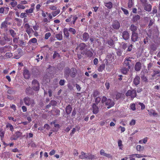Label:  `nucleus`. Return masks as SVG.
<instances>
[{"instance_id":"7c9ffc66","label":"nucleus","mask_w":160,"mask_h":160,"mask_svg":"<svg viewBox=\"0 0 160 160\" xmlns=\"http://www.w3.org/2000/svg\"><path fill=\"white\" fill-rule=\"evenodd\" d=\"M92 52L90 50H87V51L85 52V53L84 55H86L88 57L90 58L92 57L93 55Z\"/></svg>"},{"instance_id":"ddd939ff","label":"nucleus","mask_w":160,"mask_h":160,"mask_svg":"<svg viewBox=\"0 0 160 160\" xmlns=\"http://www.w3.org/2000/svg\"><path fill=\"white\" fill-rule=\"evenodd\" d=\"M23 75L24 78L26 79H28L30 77V74L28 70L25 69L23 71Z\"/></svg>"},{"instance_id":"412c9836","label":"nucleus","mask_w":160,"mask_h":160,"mask_svg":"<svg viewBox=\"0 0 160 160\" xmlns=\"http://www.w3.org/2000/svg\"><path fill=\"white\" fill-rule=\"evenodd\" d=\"M100 154L101 155L104 156L108 158H112V156L110 154L105 153L104 150L103 149L100 150Z\"/></svg>"},{"instance_id":"603ef678","label":"nucleus","mask_w":160,"mask_h":160,"mask_svg":"<svg viewBox=\"0 0 160 160\" xmlns=\"http://www.w3.org/2000/svg\"><path fill=\"white\" fill-rule=\"evenodd\" d=\"M107 100L108 99L106 97L103 96L101 100L102 103H105H105L106 102Z\"/></svg>"},{"instance_id":"2f4dec72","label":"nucleus","mask_w":160,"mask_h":160,"mask_svg":"<svg viewBox=\"0 0 160 160\" xmlns=\"http://www.w3.org/2000/svg\"><path fill=\"white\" fill-rule=\"evenodd\" d=\"M140 19V16L138 15H135L133 16L132 21L134 22H136Z\"/></svg>"},{"instance_id":"c85d7f7f","label":"nucleus","mask_w":160,"mask_h":160,"mask_svg":"<svg viewBox=\"0 0 160 160\" xmlns=\"http://www.w3.org/2000/svg\"><path fill=\"white\" fill-rule=\"evenodd\" d=\"M130 28V30L132 32H135L137 30V27L134 24H131Z\"/></svg>"},{"instance_id":"f3484780","label":"nucleus","mask_w":160,"mask_h":160,"mask_svg":"<svg viewBox=\"0 0 160 160\" xmlns=\"http://www.w3.org/2000/svg\"><path fill=\"white\" fill-rule=\"evenodd\" d=\"M133 83L135 86L138 85L140 82V78L138 75H136L133 79Z\"/></svg>"},{"instance_id":"f8f14e48","label":"nucleus","mask_w":160,"mask_h":160,"mask_svg":"<svg viewBox=\"0 0 160 160\" xmlns=\"http://www.w3.org/2000/svg\"><path fill=\"white\" fill-rule=\"evenodd\" d=\"M105 104L106 106H108L107 108H109L114 105V103L112 100L110 99H108L106 102L105 103Z\"/></svg>"},{"instance_id":"cd10ccee","label":"nucleus","mask_w":160,"mask_h":160,"mask_svg":"<svg viewBox=\"0 0 160 160\" xmlns=\"http://www.w3.org/2000/svg\"><path fill=\"white\" fill-rule=\"evenodd\" d=\"M81 155H79V157L81 159H87V158L88 155L86 154L84 152L82 151L81 152Z\"/></svg>"},{"instance_id":"e433bc0d","label":"nucleus","mask_w":160,"mask_h":160,"mask_svg":"<svg viewBox=\"0 0 160 160\" xmlns=\"http://www.w3.org/2000/svg\"><path fill=\"white\" fill-rule=\"evenodd\" d=\"M105 65L104 64H102L98 67V71L99 72H102L105 68Z\"/></svg>"},{"instance_id":"b1692460","label":"nucleus","mask_w":160,"mask_h":160,"mask_svg":"<svg viewBox=\"0 0 160 160\" xmlns=\"http://www.w3.org/2000/svg\"><path fill=\"white\" fill-rule=\"evenodd\" d=\"M144 9L148 12H150L152 9V6L150 4L145 3L144 7Z\"/></svg>"},{"instance_id":"6e6d98bb","label":"nucleus","mask_w":160,"mask_h":160,"mask_svg":"<svg viewBox=\"0 0 160 160\" xmlns=\"http://www.w3.org/2000/svg\"><path fill=\"white\" fill-rule=\"evenodd\" d=\"M33 11V8H31L29 9H27L25 11L27 13H32Z\"/></svg>"},{"instance_id":"a211bd4d","label":"nucleus","mask_w":160,"mask_h":160,"mask_svg":"<svg viewBox=\"0 0 160 160\" xmlns=\"http://www.w3.org/2000/svg\"><path fill=\"white\" fill-rule=\"evenodd\" d=\"M92 112L94 114H97L99 111V108L95 103H93L92 105Z\"/></svg>"},{"instance_id":"473e14b6","label":"nucleus","mask_w":160,"mask_h":160,"mask_svg":"<svg viewBox=\"0 0 160 160\" xmlns=\"http://www.w3.org/2000/svg\"><path fill=\"white\" fill-rule=\"evenodd\" d=\"M8 47V46L6 45L4 47H0V53H5L7 52L8 50H7L6 49Z\"/></svg>"},{"instance_id":"0eeeda50","label":"nucleus","mask_w":160,"mask_h":160,"mask_svg":"<svg viewBox=\"0 0 160 160\" xmlns=\"http://www.w3.org/2000/svg\"><path fill=\"white\" fill-rule=\"evenodd\" d=\"M138 38V33L136 32H132L131 37V42L132 43L137 41Z\"/></svg>"},{"instance_id":"37998d69","label":"nucleus","mask_w":160,"mask_h":160,"mask_svg":"<svg viewBox=\"0 0 160 160\" xmlns=\"http://www.w3.org/2000/svg\"><path fill=\"white\" fill-rule=\"evenodd\" d=\"M9 32L13 38H14L16 34L14 30L10 29L9 30Z\"/></svg>"},{"instance_id":"9b49d317","label":"nucleus","mask_w":160,"mask_h":160,"mask_svg":"<svg viewBox=\"0 0 160 160\" xmlns=\"http://www.w3.org/2000/svg\"><path fill=\"white\" fill-rule=\"evenodd\" d=\"M131 62V60L130 59L129 57H126L124 60V63L126 66L128 67L129 69L131 68L130 63Z\"/></svg>"},{"instance_id":"680f3d73","label":"nucleus","mask_w":160,"mask_h":160,"mask_svg":"<svg viewBox=\"0 0 160 160\" xmlns=\"http://www.w3.org/2000/svg\"><path fill=\"white\" fill-rule=\"evenodd\" d=\"M17 4V2L16 1L12 2L10 3V5L12 7H14Z\"/></svg>"},{"instance_id":"20e7f679","label":"nucleus","mask_w":160,"mask_h":160,"mask_svg":"<svg viewBox=\"0 0 160 160\" xmlns=\"http://www.w3.org/2000/svg\"><path fill=\"white\" fill-rule=\"evenodd\" d=\"M23 100L24 103L27 106H29L31 104L32 105L34 104V101L33 99H31L28 97H25L24 98Z\"/></svg>"},{"instance_id":"bf43d9fd","label":"nucleus","mask_w":160,"mask_h":160,"mask_svg":"<svg viewBox=\"0 0 160 160\" xmlns=\"http://www.w3.org/2000/svg\"><path fill=\"white\" fill-rule=\"evenodd\" d=\"M6 43L4 40V39L3 38H2V39H0V44L1 45H5Z\"/></svg>"},{"instance_id":"e2e57ef3","label":"nucleus","mask_w":160,"mask_h":160,"mask_svg":"<svg viewBox=\"0 0 160 160\" xmlns=\"http://www.w3.org/2000/svg\"><path fill=\"white\" fill-rule=\"evenodd\" d=\"M139 105L141 106V109L143 110L145 108V106L144 104L141 102H139L138 103Z\"/></svg>"},{"instance_id":"1a4fd4ad","label":"nucleus","mask_w":160,"mask_h":160,"mask_svg":"<svg viewBox=\"0 0 160 160\" xmlns=\"http://www.w3.org/2000/svg\"><path fill=\"white\" fill-rule=\"evenodd\" d=\"M112 26L113 28L115 30L118 29L120 27V22L116 20L113 22Z\"/></svg>"},{"instance_id":"423d86ee","label":"nucleus","mask_w":160,"mask_h":160,"mask_svg":"<svg viewBox=\"0 0 160 160\" xmlns=\"http://www.w3.org/2000/svg\"><path fill=\"white\" fill-rule=\"evenodd\" d=\"M32 88L33 90L38 91L39 89V84L38 81L33 80L32 82Z\"/></svg>"},{"instance_id":"58836bf2","label":"nucleus","mask_w":160,"mask_h":160,"mask_svg":"<svg viewBox=\"0 0 160 160\" xmlns=\"http://www.w3.org/2000/svg\"><path fill=\"white\" fill-rule=\"evenodd\" d=\"M3 38L6 43L7 42H10L12 40V39L8 37L7 36H4Z\"/></svg>"},{"instance_id":"4d7b16f0","label":"nucleus","mask_w":160,"mask_h":160,"mask_svg":"<svg viewBox=\"0 0 160 160\" xmlns=\"http://www.w3.org/2000/svg\"><path fill=\"white\" fill-rule=\"evenodd\" d=\"M101 101V98H100L98 97L96 98L95 101V102L96 103V104L98 105V103L100 102Z\"/></svg>"},{"instance_id":"052dcab7","label":"nucleus","mask_w":160,"mask_h":160,"mask_svg":"<svg viewBox=\"0 0 160 160\" xmlns=\"http://www.w3.org/2000/svg\"><path fill=\"white\" fill-rule=\"evenodd\" d=\"M131 109L133 111L136 110L135 104L134 103L130 105Z\"/></svg>"},{"instance_id":"de8ad7c7","label":"nucleus","mask_w":160,"mask_h":160,"mask_svg":"<svg viewBox=\"0 0 160 160\" xmlns=\"http://www.w3.org/2000/svg\"><path fill=\"white\" fill-rule=\"evenodd\" d=\"M132 156L135 157L137 158H140L142 157H143V155L141 154H132Z\"/></svg>"},{"instance_id":"6ab92c4d","label":"nucleus","mask_w":160,"mask_h":160,"mask_svg":"<svg viewBox=\"0 0 160 160\" xmlns=\"http://www.w3.org/2000/svg\"><path fill=\"white\" fill-rule=\"evenodd\" d=\"M141 78L142 81L145 82H148V79L145 76V73L144 72L142 71L141 72Z\"/></svg>"},{"instance_id":"bb28decb","label":"nucleus","mask_w":160,"mask_h":160,"mask_svg":"<svg viewBox=\"0 0 160 160\" xmlns=\"http://www.w3.org/2000/svg\"><path fill=\"white\" fill-rule=\"evenodd\" d=\"M104 5L108 9H110L112 7L113 4L111 2H105Z\"/></svg>"},{"instance_id":"864d4df0","label":"nucleus","mask_w":160,"mask_h":160,"mask_svg":"<svg viewBox=\"0 0 160 160\" xmlns=\"http://www.w3.org/2000/svg\"><path fill=\"white\" fill-rule=\"evenodd\" d=\"M51 36V33L50 32H47L45 34L44 38L46 39H48Z\"/></svg>"},{"instance_id":"72a5a7b5","label":"nucleus","mask_w":160,"mask_h":160,"mask_svg":"<svg viewBox=\"0 0 160 160\" xmlns=\"http://www.w3.org/2000/svg\"><path fill=\"white\" fill-rule=\"evenodd\" d=\"M60 10L59 9H56V10L52 12V14L53 17H55L58 15L60 12Z\"/></svg>"},{"instance_id":"c756f323","label":"nucleus","mask_w":160,"mask_h":160,"mask_svg":"<svg viewBox=\"0 0 160 160\" xmlns=\"http://www.w3.org/2000/svg\"><path fill=\"white\" fill-rule=\"evenodd\" d=\"M129 69L128 68L123 67L121 69V72L123 74L126 75L129 71Z\"/></svg>"},{"instance_id":"2eb2a0df","label":"nucleus","mask_w":160,"mask_h":160,"mask_svg":"<svg viewBox=\"0 0 160 160\" xmlns=\"http://www.w3.org/2000/svg\"><path fill=\"white\" fill-rule=\"evenodd\" d=\"M10 23H8V21L5 20L1 24L0 28L1 29L4 28L6 30H7L8 25H10Z\"/></svg>"},{"instance_id":"69168bd1","label":"nucleus","mask_w":160,"mask_h":160,"mask_svg":"<svg viewBox=\"0 0 160 160\" xmlns=\"http://www.w3.org/2000/svg\"><path fill=\"white\" fill-rule=\"evenodd\" d=\"M6 126L7 128H9L10 129V130H12L13 129V126L10 123H8L6 125Z\"/></svg>"},{"instance_id":"dca6fc26","label":"nucleus","mask_w":160,"mask_h":160,"mask_svg":"<svg viewBox=\"0 0 160 160\" xmlns=\"http://www.w3.org/2000/svg\"><path fill=\"white\" fill-rule=\"evenodd\" d=\"M122 37L125 40H128L129 38V33L128 31H125L122 32Z\"/></svg>"},{"instance_id":"a878e982","label":"nucleus","mask_w":160,"mask_h":160,"mask_svg":"<svg viewBox=\"0 0 160 160\" xmlns=\"http://www.w3.org/2000/svg\"><path fill=\"white\" fill-rule=\"evenodd\" d=\"M148 111L150 116H153L154 117L157 116L158 115V113L156 112L155 111L152 109L148 110Z\"/></svg>"},{"instance_id":"aec40b11","label":"nucleus","mask_w":160,"mask_h":160,"mask_svg":"<svg viewBox=\"0 0 160 160\" xmlns=\"http://www.w3.org/2000/svg\"><path fill=\"white\" fill-rule=\"evenodd\" d=\"M76 73L77 71L76 68H72L71 69L70 75L72 78H74L76 75Z\"/></svg>"},{"instance_id":"5fc2aeb1","label":"nucleus","mask_w":160,"mask_h":160,"mask_svg":"<svg viewBox=\"0 0 160 160\" xmlns=\"http://www.w3.org/2000/svg\"><path fill=\"white\" fill-rule=\"evenodd\" d=\"M99 92L97 90L94 91L92 94L93 96L94 97H96L99 94Z\"/></svg>"},{"instance_id":"39448f33","label":"nucleus","mask_w":160,"mask_h":160,"mask_svg":"<svg viewBox=\"0 0 160 160\" xmlns=\"http://www.w3.org/2000/svg\"><path fill=\"white\" fill-rule=\"evenodd\" d=\"M28 44L32 46V49L33 50V48H35L38 45L37 39L35 38L30 39L28 42Z\"/></svg>"},{"instance_id":"09e8293b","label":"nucleus","mask_w":160,"mask_h":160,"mask_svg":"<svg viewBox=\"0 0 160 160\" xmlns=\"http://www.w3.org/2000/svg\"><path fill=\"white\" fill-rule=\"evenodd\" d=\"M51 105L53 106H55L57 104V102L54 100H52L50 101V103Z\"/></svg>"},{"instance_id":"49530a36","label":"nucleus","mask_w":160,"mask_h":160,"mask_svg":"<svg viewBox=\"0 0 160 160\" xmlns=\"http://www.w3.org/2000/svg\"><path fill=\"white\" fill-rule=\"evenodd\" d=\"M5 56L7 58H10L12 56V54L10 52H7L5 54Z\"/></svg>"},{"instance_id":"f704fd0d","label":"nucleus","mask_w":160,"mask_h":160,"mask_svg":"<svg viewBox=\"0 0 160 160\" xmlns=\"http://www.w3.org/2000/svg\"><path fill=\"white\" fill-rule=\"evenodd\" d=\"M56 37L57 39L61 40L62 39V35L61 32H59V33L57 34L56 35Z\"/></svg>"},{"instance_id":"393cba45","label":"nucleus","mask_w":160,"mask_h":160,"mask_svg":"<svg viewBox=\"0 0 160 160\" xmlns=\"http://www.w3.org/2000/svg\"><path fill=\"white\" fill-rule=\"evenodd\" d=\"M82 38L84 42L87 41L89 38V35L87 32H84L83 34Z\"/></svg>"},{"instance_id":"6e6552de","label":"nucleus","mask_w":160,"mask_h":160,"mask_svg":"<svg viewBox=\"0 0 160 160\" xmlns=\"http://www.w3.org/2000/svg\"><path fill=\"white\" fill-rule=\"evenodd\" d=\"M24 28L26 30V32L28 34L30 35L32 32H33V31L31 28L30 27V26L28 23H26L24 25Z\"/></svg>"},{"instance_id":"9d476101","label":"nucleus","mask_w":160,"mask_h":160,"mask_svg":"<svg viewBox=\"0 0 160 160\" xmlns=\"http://www.w3.org/2000/svg\"><path fill=\"white\" fill-rule=\"evenodd\" d=\"M71 69L68 67H66L64 69V76L66 78H68L70 73Z\"/></svg>"},{"instance_id":"338daca9","label":"nucleus","mask_w":160,"mask_h":160,"mask_svg":"<svg viewBox=\"0 0 160 160\" xmlns=\"http://www.w3.org/2000/svg\"><path fill=\"white\" fill-rule=\"evenodd\" d=\"M73 154L74 156H78V152L77 150L74 149L73 151Z\"/></svg>"},{"instance_id":"7ed1b4c3","label":"nucleus","mask_w":160,"mask_h":160,"mask_svg":"<svg viewBox=\"0 0 160 160\" xmlns=\"http://www.w3.org/2000/svg\"><path fill=\"white\" fill-rule=\"evenodd\" d=\"M126 95L127 97L130 96L131 99L133 100V98L136 96V91L135 89H133L132 90H128L126 93Z\"/></svg>"},{"instance_id":"4c0bfd02","label":"nucleus","mask_w":160,"mask_h":160,"mask_svg":"<svg viewBox=\"0 0 160 160\" xmlns=\"http://www.w3.org/2000/svg\"><path fill=\"white\" fill-rule=\"evenodd\" d=\"M68 29L69 30V32L72 34L75 35L76 34V31L75 29L72 28H69Z\"/></svg>"},{"instance_id":"79ce46f5","label":"nucleus","mask_w":160,"mask_h":160,"mask_svg":"<svg viewBox=\"0 0 160 160\" xmlns=\"http://www.w3.org/2000/svg\"><path fill=\"white\" fill-rule=\"evenodd\" d=\"M56 120H54L51 122V124L54 125V126L55 128H59L60 127V125L56 123Z\"/></svg>"},{"instance_id":"c9c22d12","label":"nucleus","mask_w":160,"mask_h":160,"mask_svg":"<svg viewBox=\"0 0 160 160\" xmlns=\"http://www.w3.org/2000/svg\"><path fill=\"white\" fill-rule=\"evenodd\" d=\"M134 4V2L132 0H128V7L129 8H131Z\"/></svg>"},{"instance_id":"f257e3e1","label":"nucleus","mask_w":160,"mask_h":160,"mask_svg":"<svg viewBox=\"0 0 160 160\" xmlns=\"http://www.w3.org/2000/svg\"><path fill=\"white\" fill-rule=\"evenodd\" d=\"M87 45L83 42L81 43L76 48V50L77 52V55L79 58H81L79 57V54L81 53L83 55H84L85 53V52L87 51V50L88 49L87 48Z\"/></svg>"},{"instance_id":"f03ea898","label":"nucleus","mask_w":160,"mask_h":160,"mask_svg":"<svg viewBox=\"0 0 160 160\" xmlns=\"http://www.w3.org/2000/svg\"><path fill=\"white\" fill-rule=\"evenodd\" d=\"M78 18V17L76 15H71L65 20V21L68 22H70L71 24L74 25Z\"/></svg>"},{"instance_id":"3c124183","label":"nucleus","mask_w":160,"mask_h":160,"mask_svg":"<svg viewBox=\"0 0 160 160\" xmlns=\"http://www.w3.org/2000/svg\"><path fill=\"white\" fill-rule=\"evenodd\" d=\"M107 42L108 44L110 46H112L114 44L113 40L112 39H110L108 40Z\"/></svg>"},{"instance_id":"c03bdc74","label":"nucleus","mask_w":160,"mask_h":160,"mask_svg":"<svg viewBox=\"0 0 160 160\" xmlns=\"http://www.w3.org/2000/svg\"><path fill=\"white\" fill-rule=\"evenodd\" d=\"M122 142L121 140H119L118 141V146L119 148V149L122 150L123 145L122 144Z\"/></svg>"},{"instance_id":"5701e85b","label":"nucleus","mask_w":160,"mask_h":160,"mask_svg":"<svg viewBox=\"0 0 160 160\" xmlns=\"http://www.w3.org/2000/svg\"><path fill=\"white\" fill-rule=\"evenodd\" d=\"M69 32L68 29L66 28H64L63 30L64 35L67 39H68L69 37Z\"/></svg>"},{"instance_id":"ea45409f","label":"nucleus","mask_w":160,"mask_h":160,"mask_svg":"<svg viewBox=\"0 0 160 160\" xmlns=\"http://www.w3.org/2000/svg\"><path fill=\"white\" fill-rule=\"evenodd\" d=\"M95 156L94 155H92L91 154L88 153L87 156V159H92L95 158Z\"/></svg>"},{"instance_id":"13d9d810","label":"nucleus","mask_w":160,"mask_h":160,"mask_svg":"<svg viewBox=\"0 0 160 160\" xmlns=\"http://www.w3.org/2000/svg\"><path fill=\"white\" fill-rule=\"evenodd\" d=\"M122 94L120 93H118L116 95V98L117 100H118L122 96Z\"/></svg>"},{"instance_id":"4be33fe9","label":"nucleus","mask_w":160,"mask_h":160,"mask_svg":"<svg viewBox=\"0 0 160 160\" xmlns=\"http://www.w3.org/2000/svg\"><path fill=\"white\" fill-rule=\"evenodd\" d=\"M72 110V108L71 105L70 104L68 105L65 108L66 112L67 114L69 115L71 113Z\"/></svg>"},{"instance_id":"8fccbe9b","label":"nucleus","mask_w":160,"mask_h":160,"mask_svg":"<svg viewBox=\"0 0 160 160\" xmlns=\"http://www.w3.org/2000/svg\"><path fill=\"white\" fill-rule=\"evenodd\" d=\"M121 9L123 11V12L126 15H128V14H129V12H128V11L127 9H125V8H123L122 7L121 8Z\"/></svg>"},{"instance_id":"a19ab883","label":"nucleus","mask_w":160,"mask_h":160,"mask_svg":"<svg viewBox=\"0 0 160 160\" xmlns=\"http://www.w3.org/2000/svg\"><path fill=\"white\" fill-rule=\"evenodd\" d=\"M151 49L153 51H155L157 49V47L154 44H152L150 46Z\"/></svg>"},{"instance_id":"4468645a","label":"nucleus","mask_w":160,"mask_h":160,"mask_svg":"<svg viewBox=\"0 0 160 160\" xmlns=\"http://www.w3.org/2000/svg\"><path fill=\"white\" fill-rule=\"evenodd\" d=\"M141 63L139 62H138L136 63L135 65L134 69L136 71L138 72L141 70Z\"/></svg>"},{"instance_id":"a18cd8bd","label":"nucleus","mask_w":160,"mask_h":160,"mask_svg":"<svg viewBox=\"0 0 160 160\" xmlns=\"http://www.w3.org/2000/svg\"><path fill=\"white\" fill-rule=\"evenodd\" d=\"M136 149L137 151H143L144 148L143 147H141L140 145H138L136 147Z\"/></svg>"},{"instance_id":"0e129e2a","label":"nucleus","mask_w":160,"mask_h":160,"mask_svg":"<svg viewBox=\"0 0 160 160\" xmlns=\"http://www.w3.org/2000/svg\"><path fill=\"white\" fill-rule=\"evenodd\" d=\"M4 133V131H0V136L2 139L3 138Z\"/></svg>"},{"instance_id":"774afa93","label":"nucleus","mask_w":160,"mask_h":160,"mask_svg":"<svg viewBox=\"0 0 160 160\" xmlns=\"http://www.w3.org/2000/svg\"><path fill=\"white\" fill-rule=\"evenodd\" d=\"M154 21L152 20L151 18L150 20V22L148 25V26L150 27L152 26L154 23Z\"/></svg>"}]
</instances>
